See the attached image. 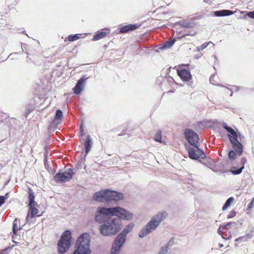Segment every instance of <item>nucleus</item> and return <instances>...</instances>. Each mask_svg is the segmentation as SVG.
<instances>
[{
    "label": "nucleus",
    "instance_id": "1",
    "mask_svg": "<svg viewBox=\"0 0 254 254\" xmlns=\"http://www.w3.org/2000/svg\"><path fill=\"white\" fill-rule=\"evenodd\" d=\"M93 198L96 201L105 202L112 200L119 201L123 199L124 195L121 192L106 190L94 193Z\"/></svg>",
    "mask_w": 254,
    "mask_h": 254
},
{
    "label": "nucleus",
    "instance_id": "2",
    "mask_svg": "<svg viewBox=\"0 0 254 254\" xmlns=\"http://www.w3.org/2000/svg\"><path fill=\"white\" fill-rule=\"evenodd\" d=\"M167 216L165 211L158 213L154 216L150 221L145 225L144 228L140 231L138 236L140 238H143L148 235L158 227Z\"/></svg>",
    "mask_w": 254,
    "mask_h": 254
},
{
    "label": "nucleus",
    "instance_id": "3",
    "mask_svg": "<svg viewBox=\"0 0 254 254\" xmlns=\"http://www.w3.org/2000/svg\"><path fill=\"white\" fill-rule=\"evenodd\" d=\"M90 237L88 233L81 234L76 241L75 249L71 254H90Z\"/></svg>",
    "mask_w": 254,
    "mask_h": 254
},
{
    "label": "nucleus",
    "instance_id": "4",
    "mask_svg": "<svg viewBox=\"0 0 254 254\" xmlns=\"http://www.w3.org/2000/svg\"><path fill=\"white\" fill-rule=\"evenodd\" d=\"M134 226V225L133 223H129L125 227L122 233L117 236L113 245H112V248H111V254H119L122 247L125 242L126 235L132 231Z\"/></svg>",
    "mask_w": 254,
    "mask_h": 254
},
{
    "label": "nucleus",
    "instance_id": "5",
    "mask_svg": "<svg viewBox=\"0 0 254 254\" xmlns=\"http://www.w3.org/2000/svg\"><path fill=\"white\" fill-rule=\"evenodd\" d=\"M101 212L106 214H110L111 216H116L121 219L125 220H131L133 214L129 211L124 208L117 206L109 208H102Z\"/></svg>",
    "mask_w": 254,
    "mask_h": 254
},
{
    "label": "nucleus",
    "instance_id": "6",
    "mask_svg": "<svg viewBox=\"0 0 254 254\" xmlns=\"http://www.w3.org/2000/svg\"><path fill=\"white\" fill-rule=\"evenodd\" d=\"M72 233L70 230H65L62 234L58 244L59 254H63L68 251L71 246Z\"/></svg>",
    "mask_w": 254,
    "mask_h": 254
},
{
    "label": "nucleus",
    "instance_id": "7",
    "mask_svg": "<svg viewBox=\"0 0 254 254\" xmlns=\"http://www.w3.org/2000/svg\"><path fill=\"white\" fill-rule=\"evenodd\" d=\"M120 230V224L116 222L115 219L107 220L100 228V233L103 236L116 235Z\"/></svg>",
    "mask_w": 254,
    "mask_h": 254
},
{
    "label": "nucleus",
    "instance_id": "8",
    "mask_svg": "<svg viewBox=\"0 0 254 254\" xmlns=\"http://www.w3.org/2000/svg\"><path fill=\"white\" fill-rule=\"evenodd\" d=\"M223 127L228 132L231 133L228 135V138L232 144L233 149L237 151L239 156L241 155L243 151V145L238 140L237 134L232 127H228L226 123L223 124Z\"/></svg>",
    "mask_w": 254,
    "mask_h": 254
},
{
    "label": "nucleus",
    "instance_id": "9",
    "mask_svg": "<svg viewBox=\"0 0 254 254\" xmlns=\"http://www.w3.org/2000/svg\"><path fill=\"white\" fill-rule=\"evenodd\" d=\"M175 67L177 75L183 82H189L192 79L189 65L181 64Z\"/></svg>",
    "mask_w": 254,
    "mask_h": 254
},
{
    "label": "nucleus",
    "instance_id": "10",
    "mask_svg": "<svg viewBox=\"0 0 254 254\" xmlns=\"http://www.w3.org/2000/svg\"><path fill=\"white\" fill-rule=\"evenodd\" d=\"M199 144H196L195 146H188L187 150L188 151L189 157L193 160H197L198 158L204 159L206 155L204 152L199 149Z\"/></svg>",
    "mask_w": 254,
    "mask_h": 254
},
{
    "label": "nucleus",
    "instance_id": "11",
    "mask_svg": "<svg viewBox=\"0 0 254 254\" xmlns=\"http://www.w3.org/2000/svg\"><path fill=\"white\" fill-rule=\"evenodd\" d=\"M73 175V170L68 168L67 171L57 173L55 176V179L58 183L69 181L72 178Z\"/></svg>",
    "mask_w": 254,
    "mask_h": 254
},
{
    "label": "nucleus",
    "instance_id": "12",
    "mask_svg": "<svg viewBox=\"0 0 254 254\" xmlns=\"http://www.w3.org/2000/svg\"><path fill=\"white\" fill-rule=\"evenodd\" d=\"M184 135L186 139L191 146H195L199 144L198 137L196 133L191 129H186L184 131Z\"/></svg>",
    "mask_w": 254,
    "mask_h": 254
},
{
    "label": "nucleus",
    "instance_id": "13",
    "mask_svg": "<svg viewBox=\"0 0 254 254\" xmlns=\"http://www.w3.org/2000/svg\"><path fill=\"white\" fill-rule=\"evenodd\" d=\"M140 25V24H129L125 25L121 27L120 32L121 33H128L137 29Z\"/></svg>",
    "mask_w": 254,
    "mask_h": 254
},
{
    "label": "nucleus",
    "instance_id": "14",
    "mask_svg": "<svg viewBox=\"0 0 254 254\" xmlns=\"http://www.w3.org/2000/svg\"><path fill=\"white\" fill-rule=\"evenodd\" d=\"M247 162L246 157H242L241 159L240 164L242 166L238 169H237L236 167L232 168L231 172L233 175H239L241 173L243 169L245 168V165Z\"/></svg>",
    "mask_w": 254,
    "mask_h": 254
},
{
    "label": "nucleus",
    "instance_id": "15",
    "mask_svg": "<svg viewBox=\"0 0 254 254\" xmlns=\"http://www.w3.org/2000/svg\"><path fill=\"white\" fill-rule=\"evenodd\" d=\"M37 204L29 205L30 211H29V213L26 218L27 221H28L29 217L32 218H33L36 216H40V215H38L39 210L36 207V206H37Z\"/></svg>",
    "mask_w": 254,
    "mask_h": 254
},
{
    "label": "nucleus",
    "instance_id": "16",
    "mask_svg": "<svg viewBox=\"0 0 254 254\" xmlns=\"http://www.w3.org/2000/svg\"><path fill=\"white\" fill-rule=\"evenodd\" d=\"M85 79L81 78L79 79L73 89L74 94L77 95V94L80 93L83 89V85L85 82Z\"/></svg>",
    "mask_w": 254,
    "mask_h": 254
},
{
    "label": "nucleus",
    "instance_id": "17",
    "mask_svg": "<svg viewBox=\"0 0 254 254\" xmlns=\"http://www.w3.org/2000/svg\"><path fill=\"white\" fill-rule=\"evenodd\" d=\"M102 208H106L105 207H99L97 209V214L95 215V219L96 222H102L104 220V215L108 216L110 215V214H106L104 213L101 212V210Z\"/></svg>",
    "mask_w": 254,
    "mask_h": 254
},
{
    "label": "nucleus",
    "instance_id": "18",
    "mask_svg": "<svg viewBox=\"0 0 254 254\" xmlns=\"http://www.w3.org/2000/svg\"><path fill=\"white\" fill-rule=\"evenodd\" d=\"M233 13V11L231 10H220L214 12V15L219 17L231 15Z\"/></svg>",
    "mask_w": 254,
    "mask_h": 254
},
{
    "label": "nucleus",
    "instance_id": "19",
    "mask_svg": "<svg viewBox=\"0 0 254 254\" xmlns=\"http://www.w3.org/2000/svg\"><path fill=\"white\" fill-rule=\"evenodd\" d=\"M22 228L19 219L15 218L13 222V232L16 234L17 232L20 230Z\"/></svg>",
    "mask_w": 254,
    "mask_h": 254
},
{
    "label": "nucleus",
    "instance_id": "20",
    "mask_svg": "<svg viewBox=\"0 0 254 254\" xmlns=\"http://www.w3.org/2000/svg\"><path fill=\"white\" fill-rule=\"evenodd\" d=\"M92 144L91 138L90 135H88L84 143L86 153H88L90 151Z\"/></svg>",
    "mask_w": 254,
    "mask_h": 254
},
{
    "label": "nucleus",
    "instance_id": "21",
    "mask_svg": "<svg viewBox=\"0 0 254 254\" xmlns=\"http://www.w3.org/2000/svg\"><path fill=\"white\" fill-rule=\"evenodd\" d=\"M106 33L103 30L101 31H97L92 38L93 41H97L102 38H104L106 36Z\"/></svg>",
    "mask_w": 254,
    "mask_h": 254
},
{
    "label": "nucleus",
    "instance_id": "22",
    "mask_svg": "<svg viewBox=\"0 0 254 254\" xmlns=\"http://www.w3.org/2000/svg\"><path fill=\"white\" fill-rule=\"evenodd\" d=\"M28 198L29 201V205H31L32 204H37V203L34 201V193L33 191H32V190L30 188H28Z\"/></svg>",
    "mask_w": 254,
    "mask_h": 254
},
{
    "label": "nucleus",
    "instance_id": "23",
    "mask_svg": "<svg viewBox=\"0 0 254 254\" xmlns=\"http://www.w3.org/2000/svg\"><path fill=\"white\" fill-rule=\"evenodd\" d=\"M234 198L233 197H230L226 200L225 204L222 207V210H225L227 209L229 206L231 205V204L234 202Z\"/></svg>",
    "mask_w": 254,
    "mask_h": 254
},
{
    "label": "nucleus",
    "instance_id": "24",
    "mask_svg": "<svg viewBox=\"0 0 254 254\" xmlns=\"http://www.w3.org/2000/svg\"><path fill=\"white\" fill-rule=\"evenodd\" d=\"M237 155H239L237 152V151L235 150H231L229 152H228V158L231 160V161H234L237 158Z\"/></svg>",
    "mask_w": 254,
    "mask_h": 254
},
{
    "label": "nucleus",
    "instance_id": "25",
    "mask_svg": "<svg viewBox=\"0 0 254 254\" xmlns=\"http://www.w3.org/2000/svg\"><path fill=\"white\" fill-rule=\"evenodd\" d=\"M79 39V37L78 34L75 35H70L66 38L64 39V42L66 41V40L69 41V42H73L74 41H76Z\"/></svg>",
    "mask_w": 254,
    "mask_h": 254
},
{
    "label": "nucleus",
    "instance_id": "26",
    "mask_svg": "<svg viewBox=\"0 0 254 254\" xmlns=\"http://www.w3.org/2000/svg\"><path fill=\"white\" fill-rule=\"evenodd\" d=\"M63 118V113L62 111L60 109H58L57 110L56 114L55 116V120L56 121H61Z\"/></svg>",
    "mask_w": 254,
    "mask_h": 254
},
{
    "label": "nucleus",
    "instance_id": "27",
    "mask_svg": "<svg viewBox=\"0 0 254 254\" xmlns=\"http://www.w3.org/2000/svg\"><path fill=\"white\" fill-rule=\"evenodd\" d=\"M154 139L156 141L159 142L160 143L162 142V135L161 132L160 131H159L156 133L154 136Z\"/></svg>",
    "mask_w": 254,
    "mask_h": 254
},
{
    "label": "nucleus",
    "instance_id": "28",
    "mask_svg": "<svg viewBox=\"0 0 254 254\" xmlns=\"http://www.w3.org/2000/svg\"><path fill=\"white\" fill-rule=\"evenodd\" d=\"M212 43L211 42L209 41L207 42H205L200 45L199 47H197V49L198 51H201L204 50L208 45L209 44Z\"/></svg>",
    "mask_w": 254,
    "mask_h": 254
},
{
    "label": "nucleus",
    "instance_id": "29",
    "mask_svg": "<svg viewBox=\"0 0 254 254\" xmlns=\"http://www.w3.org/2000/svg\"><path fill=\"white\" fill-rule=\"evenodd\" d=\"M174 43L175 41L174 40L167 41L164 44L163 48L164 49L169 48L174 45Z\"/></svg>",
    "mask_w": 254,
    "mask_h": 254
},
{
    "label": "nucleus",
    "instance_id": "30",
    "mask_svg": "<svg viewBox=\"0 0 254 254\" xmlns=\"http://www.w3.org/2000/svg\"><path fill=\"white\" fill-rule=\"evenodd\" d=\"M7 195L8 193H6L5 194V196L3 195L0 196V206L4 203L5 199L7 197Z\"/></svg>",
    "mask_w": 254,
    "mask_h": 254
},
{
    "label": "nucleus",
    "instance_id": "31",
    "mask_svg": "<svg viewBox=\"0 0 254 254\" xmlns=\"http://www.w3.org/2000/svg\"><path fill=\"white\" fill-rule=\"evenodd\" d=\"M168 251V247L167 246L163 247L161 248L159 254H166Z\"/></svg>",
    "mask_w": 254,
    "mask_h": 254
},
{
    "label": "nucleus",
    "instance_id": "32",
    "mask_svg": "<svg viewBox=\"0 0 254 254\" xmlns=\"http://www.w3.org/2000/svg\"><path fill=\"white\" fill-rule=\"evenodd\" d=\"M236 212L234 210H232V211H230L229 214H228V215L227 216V218H233L236 216Z\"/></svg>",
    "mask_w": 254,
    "mask_h": 254
},
{
    "label": "nucleus",
    "instance_id": "33",
    "mask_svg": "<svg viewBox=\"0 0 254 254\" xmlns=\"http://www.w3.org/2000/svg\"><path fill=\"white\" fill-rule=\"evenodd\" d=\"M247 15L252 19H254V10L248 12Z\"/></svg>",
    "mask_w": 254,
    "mask_h": 254
},
{
    "label": "nucleus",
    "instance_id": "34",
    "mask_svg": "<svg viewBox=\"0 0 254 254\" xmlns=\"http://www.w3.org/2000/svg\"><path fill=\"white\" fill-rule=\"evenodd\" d=\"M80 134L81 136H83L85 134V133L84 131V129H83L82 127L81 126H80Z\"/></svg>",
    "mask_w": 254,
    "mask_h": 254
},
{
    "label": "nucleus",
    "instance_id": "35",
    "mask_svg": "<svg viewBox=\"0 0 254 254\" xmlns=\"http://www.w3.org/2000/svg\"><path fill=\"white\" fill-rule=\"evenodd\" d=\"M204 2L208 3V4H211L212 3L213 0H203Z\"/></svg>",
    "mask_w": 254,
    "mask_h": 254
},
{
    "label": "nucleus",
    "instance_id": "36",
    "mask_svg": "<svg viewBox=\"0 0 254 254\" xmlns=\"http://www.w3.org/2000/svg\"><path fill=\"white\" fill-rule=\"evenodd\" d=\"M212 79H213L212 77H210V79H209V81H210V83L213 84L212 83Z\"/></svg>",
    "mask_w": 254,
    "mask_h": 254
},
{
    "label": "nucleus",
    "instance_id": "37",
    "mask_svg": "<svg viewBox=\"0 0 254 254\" xmlns=\"http://www.w3.org/2000/svg\"><path fill=\"white\" fill-rule=\"evenodd\" d=\"M220 228H221V226L220 227L219 229H218V232H221V231H220Z\"/></svg>",
    "mask_w": 254,
    "mask_h": 254
}]
</instances>
